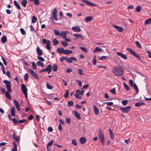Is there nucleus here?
I'll list each match as a JSON object with an SVG mask.
<instances>
[{
	"mask_svg": "<svg viewBox=\"0 0 151 151\" xmlns=\"http://www.w3.org/2000/svg\"><path fill=\"white\" fill-rule=\"evenodd\" d=\"M112 73L118 76H122L124 73V70L123 68L119 66H115L112 70Z\"/></svg>",
	"mask_w": 151,
	"mask_h": 151,
	"instance_id": "f257e3e1",
	"label": "nucleus"
},
{
	"mask_svg": "<svg viewBox=\"0 0 151 151\" xmlns=\"http://www.w3.org/2000/svg\"><path fill=\"white\" fill-rule=\"evenodd\" d=\"M3 82L5 84L6 86L7 91L9 93H11L12 92V90L11 88L12 86L11 83L9 81L6 80L3 81Z\"/></svg>",
	"mask_w": 151,
	"mask_h": 151,
	"instance_id": "f03ea898",
	"label": "nucleus"
},
{
	"mask_svg": "<svg viewBox=\"0 0 151 151\" xmlns=\"http://www.w3.org/2000/svg\"><path fill=\"white\" fill-rule=\"evenodd\" d=\"M127 50H128L134 57H136L137 58L139 59L140 61L142 60L140 57V55L137 54L134 50L128 48H127Z\"/></svg>",
	"mask_w": 151,
	"mask_h": 151,
	"instance_id": "7ed1b4c3",
	"label": "nucleus"
},
{
	"mask_svg": "<svg viewBox=\"0 0 151 151\" xmlns=\"http://www.w3.org/2000/svg\"><path fill=\"white\" fill-rule=\"evenodd\" d=\"M98 137L102 145L104 144V137L101 129H99L98 132Z\"/></svg>",
	"mask_w": 151,
	"mask_h": 151,
	"instance_id": "20e7f679",
	"label": "nucleus"
},
{
	"mask_svg": "<svg viewBox=\"0 0 151 151\" xmlns=\"http://www.w3.org/2000/svg\"><path fill=\"white\" fill-rule=\"evenodd\" d=\"M52 66L51 65L49 64V65H47L46 68H44L41 70L40 72V73L43 72H47L48 73L50 74L52 71Z\"/></svg>",
	"mask_w": 151,
	"mask_h": 151,
	"instance_id": "39448f33",
	"label": "nucleus"
},
{
	"mask_svg": "<svg viewBox=\"0 0 151 151\" xmlns=\"http://www.w3.org/2000/svg\"><path fill=\"white\" fill-rule=\"evenodd\" d=\"M131 107L130 106H127L125 107H121L120 108V110L123 113H128L130 110Z\"/></svg>",
	"mask_w": 151,
	"mask_h": 151,
	"instance_id": "423d86ee",
	"label": "nucleus"
},
{
	"mask_svg": "<svg viewBox=\"0 0 151 151\" xmlns=\"http://www.w3.org/2000/svg\"><path fill=\"white\" fill-rule=\"evenodd\" d=\"M29 71L32 75V76L36 79H38L39 78V77L37 73H35L33 70L31 69H29L28 70Z\"/></svg>",
	"mask_w": 151,
	"mask_h": 151,
	"instance_id": "0eeeda50",
	"label": "nucleus"
},
{
	"mask_svg": "<svg viewBox=\"0 0 151 151\" xmlns=\"http://www.w3.org/2000/svg\"><path fill=\"white\" fill-rule=\"evenodd\" d=\"M57 11L56 8H55L52 13V17L53 19L56 21H58V19L57 17Z\"/></svg>",
	"mask_w": 151,
	"mask_h": 151,
	"instance_id": "6e6552de",
	"label": "nucleus"
},
{
	"mask_svg": "<svg viewBox=\"0 0 151 151\" xmlns=\"http://www.w3.org/2000/svg\"><path fill=\"white\" fill-rule=\"evenodd\" d=\"M73 61H77V59L75 57H71L70 58H67L66 61L69 63H72Z\"/></svg>",
	"mask_w": 151,
	"mask_h": 151,
	"instance_id": "1a4fd4ad",
	"label": "nucleus"
},
{
	"mask_svg": "<svg viewBox=\"0 0 151 151\" xmlns=\"http://www.w3.org/2000/svg\"><path fill=\"white\" fill-rule=\"evenodd\" d=\"M14 132L13 134L12 135V138L16 142H18L19 139V137L16 135L15 131L13 130Z\"/></svg>",
	"mask_w": 151,
	"mask_h": 151,
	"instance_id": "9d476101",
	"label": "nucleus"
},
{
	"mask_svg": "<svg viewBox=\"0 0 151 151\" xmlns=\"http://www.w3.org/2000/svg\"><path fill=\"white\" fill-rule=\"evenodd\" d=\"M21 89L24 94L27 93V89L24 84H22L21 87Z\"/></svg>",
	"mask_w": 151,
	"mask_h": 151,
	"instance_id": "9b49d317",
	"label": "nucleus"
},
{
	"mask_svg": "<svg viewBox=\"0 0 151 151\" xmlns=\"http://www.w3.org/2000/svg\"><path fill=\"white\" fill-rule=\"evenodd\" d=\"M54 142L53 140H52L50 142L48 143L47 145V150L50 151L51 150V147L50 146L52 145Z\"/></svg>",
	"mask_w": 151,
	"mask_h": 151,
	"instance_id": "f8f14e48",
	"label": "nucleus"
},
{
	"mask_svg": "<svg viewBox=\"0 0 151 151\" xmlns=\"http://www.w3.org/2000/svg\"><path fill=\"white\" fill-rule=\"evenodd\" d=\"M83 2L86 3V4L91 6H95L96 5L95 4L87 0H81Z\"/></svg>",
	"mask_w": 151,
	"mask_h": 151,
	"instance_id": "ddd939ff",
	"label": "nucleus"
},
{
	"mask_svg": "<svg viewBox=\"0 0 151 151\" xmlns=\"http://www.w3.org/2000/svg\"><path fill=\"white\" fill-rule=\"evenodd\" d=\"M113 26L118 31H119V32H123L124 30V29L123 28H122L119 26L116 25H115L114 24H113Z\"/></svg>",
	"mask_w": 151,
	"mask_h": 151,
	"instance_id": "4468645a",
	"label": "nucleus"
},
{
	"mask_svg": "<svg viewBox=\"0 0 151 151\" xmlns=\"http://www.w3.org/2000/svg\"><path fill=\"white\" fill-rule=\"evenodd\" d=\"M72 29L75 32H79L81 31V28L78 26H75L72 27Z\"/></svg>",
	"mask_w": 151,
	"mask_h": 151,
	"instance_id": "2eb2a0df",
	"label": "nucleus"
},
{
	"mask_svg": "<svg viewBox=\"0 0 151 151\" xmlns=\"http://www.w3.org/2000/svg\"><path fill=\"white\" fill-rule=\"evenodd\" d=\"M116 54L118 56L121 57L123 59L125 60H126L127 59L126 56L124 54L119 52H117Z\"/></svg>",
	"mask_w": 151,
	"mask_h": 151,
	"instance_id": "dca6fc26",
	"label": "nucleus"
},
{
	"mask_svg": "<svg viewBox=\"0 0 151 151\" xmlns=\"http://www.w3.org/2000/svg\"><path fill=\"white\" fill-rule=\"evenodd\" d=\"M14 102L15 104L16 107L17 109V110L18 111H20V109L19 102L16 100H14Z\"/></svg>",
	"mask_w": 151,
	"mask_h": 151,
	"instance_id": "f3484780",
	"label": "nucleus"
},
{
	"mask_svg": "<svg viewBox=\"0 0 151 151\" xmlns=\"http://www.w3.org/2000/svg\"><path fill=\"white\" fill-rule=\"evenodd\" d=\"M36 51L38 56H41L42 55L43 52L39 47H37Z\"/></svg>",
	"mask_w": 151,
	"mask_h": 151,
	"instance_id": "a211bd4d",
	"label": "nucleus"
},
{
	"mask_svg": "<svg viewBox=\"0 0 151 151\" xmlns=\"http://www.w3.org/2000/svg\"><path fill=\"white\" fill-rule=\"evenodd\" d=\"M65 50L63 47H59L57 49V51L59 54L64 53Z\"/></svg>",
	"mask_w": 151,
	"mask_h": 151,
	"instance_id": "6ab92c4d",
	"label": "nucleus"
},
{
	"mask_svg": "<svg viewBox=\"0 0 151 151\" xmlns=\"http://www.w3.org/2000/svg\"><path fill=\"white\" fill-rule=\"evenodd\" d=\"M73 36L77 38H80L82 40H84L85 39L84 37L81 34H74Z\"/></svg>",
	"mask_w": 151,
	"mask_h": 151,
	"instance_id": "aec40b11",
	"label": "nucleus"
},
{
	"mask_svg": "<svg viewBox=\"0 0 151 151\" xmlns=\"http://www.w3.org/2000/svg\"><path fill=\"white\" fill-rule=\"evenodd\" d=\"M145 103L144 102H139L135 104V106L136 107H139L140 106L145 105Z\"/></svg>",
	"mask_w": 151,
	"mask_h": 151,
	"instance_id": "412c9836",
	"label": "nucleus"
},
{
	"mask_svg": "<svg viewBox=\"0 0 151 151\" xmlns=\"http://www.w3.org/2000/svg\"><path fill=\"white\" fill-rule=\"evenodd\" d=\"M68 31H66L65 32L62 31L60 33V36H61L63 38H65L66 37V33H68Z\"/></svg>",
	"mask_w": 151,
	"mask_h": 151,
	"instance_id": "4be33fe9",
	"label": "nucleus"
},
{
	"mask_svg": "<svg viewBox=\"0 0 151 151\" xmlns=\"http://www.w3.org/2000/svg\"><path fill=\"white\" fill-rule=\"evenodd\" d=\"M74 113L76 117L78 119H80L81 118L80 117V115L78 113L77 111L76 110L74 111Z\"/></svg>",
	"mask_w": 151,
	"mask_h": 151,
	"instance_id": "5701e85b",
	"label": "nucleus"
},
{
	"mask_svg": "<svg viewBox=\"0 0 151 151\" xmlns=\"http://www.w3.org/2000/svg\"><path fill=\"white\" fill-rule=\"evenodd\" d=\"M86 142V139L84 137H82L80 139V142L81 144H84Z\"/></svg>",
	"mask_w": 151,
	"mask_h": 151,
	"instance_id": "b1692460",
	"label": "nucleus"
},
{
	"mask_svg": "<svg viewBox=\"0 0 151 151\" xmlns=\"http://www.w3.org/2000/svg\"><path fill=\"white\" fill-rule=\"evenodd\" d=\"M93 110L94 114L96 115H98L99 113V110L95 105L93 106Z\"/></svg>",
	"mask_w": 151,
	"mask_h": 151,
	"instance_id": "393cba45",
	"label": "nucleus"
},
{
	"mask_svg": "<svg viewBox=\"0 0 151 151\" xmlns=\"http://www.w3.org/2000/svg\"><path fill=\"white\" fill-rule=\"evenodd\" d=\"M73 53V52L71 50H65L64 54L65 55H68L70 54H71Z\"/></svg>",
	"mask_w": 151,
	"mask_h": 151,
	"instance_id": "a878e982",
	"label": "nucleus"
},
{
	"mask_svg": "<svg viewBox=\"0 0 151 151\" xmlns=\"http://www.w3.org/2000/svg\"><path fill=\"white\" fill-rule=\"evenodd\" d=\"M1 42L2 43H4L7 41V38L6 35L3 36L1 38Z\"/></svg>",
	"mask_w": 151,
	"mask_h": 151,
	"instance_id": "bb28decb",
	"label": "nucleus"
},
{
	"mask_svg": "<svg viewBox=\"0 0 151 151\" xmlns=\"http://www.w3.org/2000/svg\"><path fill=\"white\" fill-rule=\"evenodd\" d=\"M14 3L15 6L17 7V9H21V7L19 4L17 3V1L14 0Z\"/></svg>",
	"mask_w": 151,
	"mask_h": 151,
	"instance_id": "cd10ccee",
	"label": "nucleus"
},
{
	"mask_svg": "<svg viewBox=\"0 0 151 151\" xmlns=\"http://www.w3.org/2000/svg\"><path fill=\"white\" fill-rule=\"evenodd\" d=\"M8 91H6L5 92V95L6 97L9 100L11 99V97L10 94L9 93Z\"/></svg>",
	"mask_w": 151,
	"mask_h": 151,
	"instance_id": "c85d7f7f",
	"label": "nucleus"
},
{
	"mask_svg": "<svg viewBox=\"0 0 151 151\" xmlns=\"http://www.w3.org/2000/svg\"><path fill=\"white\" fill-rule=\"evenodd\" d=\"M109 131L110 133V136L111 139L113 140L114 139V134L112 130L110 129H109Z\"/></svg>",
	"mask_w": 151,
	"mask_h": 151,
	"instance_id": "c756f323",
	"label": "nucleus"
},
{
	"mask_svg": "<svg viewBox=\"0 0 151 151\" xmlns=\"http://www.w3.org/2000/svg\"><path fill=\"white\" fill-rule=\"evenodd\" d=\"M11 114L12 116H15V108L13 106L11 110Z\"/></svg>",
	"mask_w": 151,
	"mask_h": 151,
	"instance_id": "7c9ffc66",
	"label": "nucleus"
},
{
	"mask_svg": "<svg viewBox=\"0 0 151 151\" xmlns=\"http://www.w3.org/2000/svg\"><path fill=\"white\" fill-rule=\"evenodd\" d=\"M93 19V17L92 16H89L86 17L85 18V20L87 22H89L91 21Z\"/></svg>",
	"mask_w": 151,
	"mask_h": 151,
	"instance_id": "2f4dec72",
	"label": "nucleus"
},
{
	"mask_svg": "<svg viewBox=\"0 0 151 151\" xmlns=\"http://www.w3.org/2000/svg\"><path fill=\"white\" fill-rule=\"evenodd\" d=\"M84 91L83 90L82 91H80L79 90H77L76 91V94H78V95H83L84 93Z\"/></svg>",
	"mask_w": 151,
	"mask_h": 151,
	"instance_id": "473e14b6",
	"label": "nucleus"
},
{
	"mask_svg": "<svg viewBox=\"0 0 151 151\" xmlns=\"http://www.w3.org/2000/svg\"><path fill=\"white\" fill-rule=\"evenodd\" d=\"M42 41L43 43L45 44H46L47 45V44H48V43H51V42H50V40H47L46 39H43L42 40Z\"/></svg>",
	"mask_w": 151,
	"mask_h": 151,
	"instance_id": "72a5a7b5",
	"label": "nucleus"
},
{
	"mask_svg": "<svg viewBox=\"0 0 151 151\" xmlns=\"http://www.w3.org/2000/svg\"><path fill=\"white\" fill-rule=\"evenodd\" d=\"M151 23V18H149L146 20L145 22V24H149Z\"/></svg>",
	"mask_w": 151,
	"mask_h": 151,
	"instance_id": "f704fd0d",
	"label": "nucleus"
},
{
	"mask_svg": "<svg viewBox=\"0 0 151 151\" xmlns=\"http://www.w3.org/2000/svg\"><path fill=\"white\" fill-rule=\"evenodd\" d=\"M27 0H22L21 2L22 5L24 7H26L27 5Z\"/></svg>",
	"mask_w": 151,
	"mask_h": 151,
	"instance_id": "c9c22d12",
	"label": "nucleus"
},
{
	"mask_svg": "<svg viewBox=\"0 0 151 151\" xmlns=\"http://www.w3.org/2000/svg\"><path fill=\"white\" fill-rule=\"evenodd\" d=\"M52 69L53 71L55 72L57 70L58 66L56 64H54L52 67Z\"/></svg>",
	"mask_w": 151,
	"mask_h": 151,
	"instance_id": "e433bc0d",
	"label": "nucleus"
},
{
	"mask_svg": "<svg viewBox=\"0 0 151 151\" xmlns=\"http://www.w3.org/2000/svg\"><path fill=\"white\" fill-rule=\"evenodd\" d=\"M54 33L56 36H60V33L59 31L57 29L54 30Z\"/></svg>",
	"mask_w": 151,
	"mask_h": 151,
	"instance_id": "4c0bfd02",
	"label": "nucleus"
},
{
	"mask_svg": "<svg viewBox=\"0 0 151 151\" xmlns=\"http://www.w3.org/2000/svg\"><path fill=\"white\" fill-rule=\"evenodd\" d=\"M102 50L101 48H99L98 47H96L95 48V49L93 51V53H95L98 51H101Z\"/></svg>",
	"mask_w": 151,
	"mask_h": 151,
	"instance_id": "58836bf2",
	"label": "nucleus"
},
{
	"mask_svg": "<svg viewBox=\"0 0 151 151\" xmlns=\"http://www.w3.org/2000/svg\"><path fill=\"white\" fill-rule=\"evenodd\" d=\"M37 64L38 66L41 67H43L44 66V64L40 61H38L37 63Z\"/></svg>",
	"mask_w": 151,
	"mask_h": 151,
	"instance_id": "ea45409f",
	"label": "nucleus"
},
{
	"mask_svg": "<svg viewBox=\"0 0 151 151\" xmlns=\"http://www.w3.org/2000/svg\"><path fill=\"white\" fill-rule=\"evenodd\" d=\"M132 87H133L134 89L136 91L137 93L138 92L139 90L136 84L135 83H134V84H133V86Z\"/></svg>",
	"mask_w": 151,
	"mask_h": 151,
	"instance_id": "a19ab883",
	"label": "nucleus"
},
{
	"mask_svg": "<svg viewBox=\"0 0 151 151\" xmlns=\"http://www.w3.org/2000/svg\"><path fill=\"white\" fill-rule=\"evenodd\" d=\"M69 96V91L67 89L66 90L65 94L64 96L65 98H67Z\"/></svg>",
	"mask_w": 151,
	"mask_h": 151,
	"instance_id": "79ce46f5",
	"label": "nucleus"
},
{
	"mask_svg": "<svg viewBox=\"0 0 151 151\" xmlns=\"http://www.w3.org/2000/svg\"><path fill=\"white\" fill-rule=\"evenodd\" d=\"M37 20V18L36 17L34 16L32 17V22L33 23H35L36 22Z\"/></svg>",
	"mask_w": 151,
	"mask_h": 151,
	"instance_id": "37998d69",
	"label": "nucleus"
},
{
	"mask_svg": "<svg viewBox=\"0 0 151 151\" xmlns=\"http://www.w3.org/2000/svg\"><path fill=\"white\" fill-rule=\"evenodd\" d=\"M110 91L113 94H115L116 93V92L115 90V88H114L113 89H110Z\"/></svg>",
	"mask_w": 151,
	"mask_h": 151,
	"instance_id": "c03bdc74",
	"label": "nucleus"
},
{
	"mask_svg": "<svg viewBox=\"0 0 151 151\" xmlns=\"http://www.w3.org/2000/svg\"><path fill=\"white\" fill-rule=\"evenodd\" d=\"M141 7L140 6H137L135 9V11L137 12H139L141 10Z\"/></svg>",
	"mask_w": 151,
	"mask_h": 151,
	"instance_id": "a18cd8bd",
	"label": "nucleus"
},
{
	"mask_svg": "<svg viewBox=\"0 0 151 151\" xmlns=\"http://www.w3.org/2000/svg\"><path fill=\"white\" fill-rule=\"evenodd\" d=\"M32 68L34 70H36L37 68V66L35 63L34 62H32Z\"/></svg>",
	"mask_w": 151,
	"mask_h": 151,
	"instance_id": "49530a36",
	"label": "nucleus"
},
{
	"mask_svg": "<svg viewBox=\"0 0 151 151\" xmlns=\"http://www.w3.org/2000/svg\"><path fill=\"white\" fill-rule=\"evenodd\" d=\"M123 85L124 87L125 88V89L127 91H128L129 90L130 88L129 86L126 84L125 83H123Z\"/></svg>",
	"mask_w": 151,
	"mask_h": 151,
	"instance_id": "de8ad7c7",
	"label": "nucleus"
},
{
	"mask_svg": "<svg viewBox=\"0 0 151 151\" xmlns=\"http://www.w3.org/2000/svg\"><path fill=\"white\" fill-rule=\"evenodd\" d=\"M12 122L15 124H18V122L17 121V119L15 118H14L12 119Z\"/></svg>",
	"mask_w": 151,
	"mask_h": 151,
	"instance_id": "09e8293b",
	"label": "nucleus"
},
{
	"mask_svg": "<svg viewBox=\"0 0 151 151\" xmlns=\"http://www.w3.org/2000/svg\"><path fill=\"white\" fill-rule=\"evenodd\" d=\"M61 43L64 47H66L68 45V44L67 42L65 41H62Z\"/></svg>",
	"mask_w": 151,
	"mask_h": 151,
	"instance_id": "8fccbe9b",
	"label": "nucleus"
},
{
	"mask_svg": "<svg viewBox=\"0 0 151 151\" xmlns=\"http://www.w3.org/2000/svg\"><path fill=\"white\" fill-rule=\"evenodd\" d=\"M59 42L55 39L54 38L53 40V43L54 45H55L57 44H58Z\"/></svg>",
	"mask_w": 151,
	"mask_h": 151,
	"instance_id": "3c124183",
	"label": "nucleus"
},
{
	"mask_svg": "<svg viewBox=\"0 0 151 151\" xmlns=\"http://www.w3.org/2000/svg\"><path fill=\"white\" fill-rule=\"evenodd\" d=\"M128 100H123L122 101V103L124 105H126L128 103Z\"/></svg>",
	"mask_w": 151,
	"mask_h": 151,
	"instance_id": "603ef678",
	"label": "nucleus"
},
{
	"mask_svg": "<svg viewBox=\"0 0 151 151\" xmlns=\"http://www.w3.org/2000/svg\"><path fill=\"white\" fill-rule=\"evenodd\" d=\"M37 59L38 60H39L42 62H44L45 61V60L44 59V58H42V57L40 56H38L37 57Z\"/></svg>",
	"mask_w": 151,
	"mask_h": 151,
	"instance_id": "864d4df0",
	"label": "nucleus"
},
{
	"mask_svg": "<svg viewBox=\"0 0 151 151\" xmlns=\"http://www.w3.org/2000/svg\"><path fill=\"white\" fill-rule=\"evenodd\" d=\"M80 48L82 50L85 52H88L87 49L84 47H80Z\"/></svg>",
	"mask_w": 151,
	"mask_h": 151,
	"instance_id": "5fc2aeb1",
	"label": "nucleus"
},
{
	"mask_svg": "<svg viewBox=\"0 0 151 151\" xmlns=\"http://www.w3.org/2000/svg\"><path fill=\"white\" fill-rule=\"evenodd\" d=\"M46 86L47 89H52L53 88V87L50 85L48 83H47Z\"/></svg>",
	"mask_w": 151,
	"mask_h": 151,
	"instance_id": "6e6d98bb",
	"label": "nucleus"
},
{
	"mask_svg": "<svg viewBox=\"0 0 151 151\" xmlns=\"http://www.w3.org/2000/svg\"><path fill=\"white\" fill-rule=\"evenodd\" d=\"M66 59L67 58L66 57L62 56L60 58V60L61 62H63L65 60L66 61Z\"/></svg>",
	"mask_w": 151,
	"mask_h": 151,
	"instance_id": "4d7b16f0",
	"label": "nucleus"
},
{
	"mask_svg": "<svg viewBox=\"0 0 151 151\" xmlns=\"http://www.w3.org/2000/svg\"><path fill=\"white\" fill-rule=\"evenodd\" d=\"M68 105L69 106H72L73 105V102L72 101H70L68 102Z\"/></svg>",
	"mask_w": 151,
	"mask_h": 151,
	"instance_id": "13d9d810",
	"label": "nucleus"
},
{
	"mask_svg": "<svg viewBox=\"0 0 151 151\" xmlns=\"http://www.w3.org/2000/svg\"><path fill=\"white\" fill-rule=\"evenodd\" d=\"M66 122L68 124H70L71 122L70 119L69 118L66 117L65 119Z\"/></svg>",
	"mask_w": 151,
	"mask_h": 151,
	"instance_id": "bf43d9fd",
	"label": "nucleus"
},
{
	"mask_svg": "<svg viewBox=\"0 0 151 151\" xmlns=\"http://www.w3.org/2000/svg\"><path fill=\"white\" fill-rule=\"evenodd\" d=\"M20 31L22 35H24L26 34L25 32L24 29L21 28L20 29Z\"/></svg>",
	"mask_w": 151,
	"mask_h": 151,
	"instance_id": "052dcab7",
	"label": "nucleus"
},
{
	"mask_svg": "<svg viewBox=\"0 0 151 151\" xmlns=\"http://www.w3.org/2000/svg\"><path fill=\"white\" fill-rule=\"evenodd\" d=\"M72 142L73 145H77V143L76 140L75 139H73L72 141Z\"/></svg>",
	"mask_w": 151,
	"mask_h": 151,
	"instance_id": "680f3d73",
	"label": "nucleus"
},
{
	"mask_svg": "<svg viewBox=\"0 0 151 151\" xmlns=\"http://www.w3.org/2000/svg\"><path fill=\"white\" fill-rule=\"evenodd\" d=\"M135 43L137 46L141 48V47L139 41H137L135 42Z\"/></svg>",
	"mask_w": 151,
	"mask_h": 151,
	"instance_id": "e2e57ef3",
	"label": "nucleus"
},
{
	"mask_svg": "<svg viewBox=\"0 0 151 151\" xmlns=\"http://www.w3.org/2000/svg\"><path fill=\"white\" fill-rule=\"evenodd\" d=\"M129 83L131 86V87H132L133 86V84H134V83H133V81L132 79H130L129 80Z\"/></svg>",
	"mask_w": 151,
	"mask_h": 151,
	"instance_id": "0e129e2a",
	"label": "nucleus"
},
{
	"mask_svg": "<svg viewBox=\"0 0 151 151\" xmlns=\"http://www.w3.org/2000/svg\"><path fill=\"white\" fill-rule=\"evenodd\" d=\"M29 77L28 74L27 73H26L25 74L24 76V79L25 81H26Z\"/></svg>",
	"mask_w": 151,
	"mask_h": 151,
	"instance_id": "69168bd1",
	"label": "nucleus"
},
{
	"mask_svg": "<svg viewBox=\"0 0 151 151\" xmlns=\"http://www.w3.org/2000/svg\"><path fill=\"white\" fill-rule=\"evenodd\" d=\"M78 73L80 75H82L83 74L82 73L83 70L81 69H79L78 70Z\"/></svg>",
	"mask_w": 151,
	"mask_h": 151,
	"instance_id": "338daca9",
	"label": "nucleus"
},
{
	"mask_svg": "<svg viewBox=\"0 0 151 151\" xmlns=\"http://www.w3.org/2000/svg\"><path fill=\"white\" fill-rule=\"evenodd\" d=\"M106 58V56H103L101 57H100L99 58V60H105Z\"/></svg>",
	"mask_w": 151,
	"mask_h": 151,
	"instance_id": "774afa93",
	"label": "nucleus"
}]
</instances>
